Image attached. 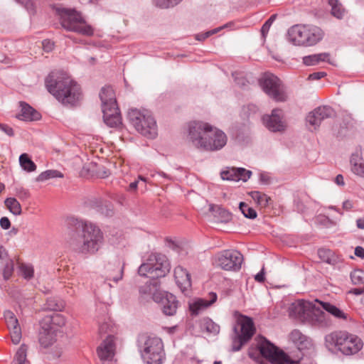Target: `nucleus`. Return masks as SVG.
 Instances as JSON below:
<instances>
[{
	"label": "nucleus",
	"mask_w": 364,
	"mask_h": 364,
	"mask_svg": "<svg viewBox=\"0 0 364 364\" xmlns=\"http://www.w3.org/2000/svg\"><path fill=\"white\" fill-rule=\"evenodd\" d=\"M66 223L70 229L68 243L72 250L82 255H94L100 250L104 238L97 226L75 218H68Z\"/></svg>",
	"instance_id": "1"
},
{
	"label": "nucleus",
	"mask_w": 364,
	"mask_h": 364,
	"mask_svg": "<svg viewBox=\"0 0 364 364\" xmlns=\"http://www.w3.org/2000/svg\"><path fill=\"white\" fill-rule=\"evenodd\" d=\"M188 139L194 147L205 151L221 150L228 141L223 131L202 121L190 122Z\"/></svg>",
	"instance_id": "2"
},
{
	"label": "nucleus",
	"mask_w": 364,
	"mask_h": 364,
	"mask_svg": "<svg viewBox=\"0 0 364 364\" xmlns=\"http://www.w3.org/2000/svg\"><path fill=\"white\" fill-rule=\"evenodd\" d=\"M48 91L63 105H75L81 99L80 85L63 72H51L46 78Z\"/></svg>",
	"instance_id": "3"
},
{
	"label": "nucleus",
	"mask_w": 364,
	"mask_h": 364,
	"mask_svg": "<svg viewBox=\"0 0 364 364\" xmlns=\"http://www.w3.org/2000/svg\"><path fill=\"white\" fill-rule=\"evenodd\" d=\"M325 344L330 351L344 356L358 354L364 345L358 335L347 331H335L327 334L325 336Z\"/></svg>",
	"instance_id": "4"
},
{
	"label": "nucleus",
	"mask_w": 364,
	"mask_h": 364,
	"mask_svg": "<svg viewBox=\"0 0 364 364\" xmlns=\"http://www.w3.org/2000/svg\"><path fill=\"white\" fill-rule=\"evenodd\" d=\"M324 33L319 27L310 24H296L287 31V39L294 46L309 47L319 43Z\"/></svg>",
	"instance_id": "5"
},
{
	"label": "nucleus",
	"mask_w": 364,
	"mask_h": 364,
	"mask_svg": "<svg viewBox=\"0 0 364 364\" xmlns=\"http://www.w3.org/2000/svg\"><path fill=\"white\" fill-rule=\"evenodd\" d=\"M141 356L147 364H161L165 358L162 341L158 337L141 334L137 339Z\"/></svg>",
	"instance_id": "6"
},
{
	"label": "nucleus",
	"mask_w": 364,
	"mask_h": 364,
	"mask_svg": "<svg viewBox=\"0 0 364 364\" xmlns=\"http://www.w3.org/2000/svg\"><path fill=\"white\" fill-rule=\"evenodd\" d=\"M100 98L105 123L110 127H118L122 124V117L113 89L109 86L102 87Z\"/></svg>",
	"instance_id": "7"
},
{
	"label": "nucleus",
	"mask_w": 364,
	"mask_h": 364,
	"mask_svg": "<svg viewBox=\"0 0 364 364\" xmlns=\"http://www.w3.org/2000/svg\"><path fill=\"white\" fill-rule=\"evenodd\" d=\"M128 119L141 135L149 139H154L157 136L156 122L149 111L131 109L128 112Z\"/></svg>",
	"instance_id": "8"
},
{
	"label": "nucleus",
	"mask_w": 364,
	"mask_h": 364,
	"mask_svg": "<svg viewBox=\"0 0 364 364\" xmlns=\"http://www.w3.org/2000/svg\"><path fill=\"white\" fill-rule=\"evenodd\" d=\"M255 346L259 354L272 364H296L301 358V356L298 357L297 359L290 358L288 355L263 336L255 338Z\"/></svg>",
	"instance_id": "9"
},
{
	"label": "nucleus",
	"mask_w": 364,
	"mask_h": 364,
	"mask_svg": "<svg viewBox=\"0 0 364 364\" xmlns=\"http://www.w3.org/2000/svg\"><path fill=\"white\" fill-rule=\"evenodd\" d=\"M60 24L63 28L86 36L94 34L93 28L87 23L82 14L75 9H63L60 11Z\"/></svg>",
	"instance_id": "10"
},
{
	"label": "nucleus",
	"mask_w": 364,
	"mask_h": 364,
	"mask_svg": "<svg viewBox=\"0 0 364 364\" xmlns=\"http://www.w3.org/2000/svg\"><path fill=\"white\" fill-rule=\"evenodd\" d=\"M233 332L231 350L236 352L240 350L254 335L255 328L252 319L246 316H240L233 328Z\"/></svg>",
	"instance_id": "11"
},
{
	"label": "nucleus",
	"mask_w": 364,
	"mask_h": 364,
	"mask_svg": "<svg viewBox=\"0 0 364 364\" xmlns=\"http://www.w3.org/2000/svg\"><path fill=\"white\" fill-rule=\"evenodd\" d=\"M244 262L243 255L235 250H225L215 255L213 264L225 271L239 272Z\"/></svg>",
	"instance_id": "12"
},
{
	"label": "nucleus",
	"mask_w": 364,
	"mask_h": 364,
	"mask_svg": "<svg viewBox=\"0 0 364 364\" xmlns=\"http://www.w3.org/2000/svg\"><path fill=\"white\" fill-rule=\"evenodd\" d=\"M262 90L272 100L277 102H285L287 95L282 81L274 75L266 73L259 80Z\"/></svg>",
	"instance_id": "13"
},
{
	"label": "nucleus",
	"mask_w": 364,
	"mask_h": 364,
	"mask_svg": "<svg viewBox=\"0 0 364 364\" xmlns=\"http://www.w3.org/2000/svg\"><path fill=\"white\" fill-rule=\"evenodd\" d=\"M171 263L168 257L161 253H151L145 262L138 269V273H153L160 271L161 273H169Z\"/></svg>",
	"instance_id": "14"
},
{
	"label": "nucleus",
	"mask_w": 364,
	"mask_h": 364,
	"mask_svg": "<svg viewBox=\"0 0 364 364\" xmlns=\"http://www.w3.org/2000/svg\"><path fill=\"white\" fill-rule=\"evenodd\" d=\"M262 122L265 127L272 132L282 133L287 127L284 112L280 109H274L270 114L264 115Z\"/></svg>",
	"instance_id": "15"
},
{
	"label": "nucleus",
	"mask_w": 364,
	"mask_h": 364,
	"mask_svg": "<svg viewBox=\"0 0 364 364\" xmlns=\"http://www.w3.org/2000/svg\"><path fill=\"white\" fill-rule=\"evenodd\" d=\"M335 112L330 106H320L309 112L306 116L307 124L314 129H316L325 119L331 118Z\"/></svg>",
	"instance_id": "16"
},
{
	"label": "nucleus",
	"mask_w": 364,
	"mask_h": 364,
	"mask_svg": "<svg viewBox=\"0 0 364 364\" xmlns=\"http://www.w3.org/2000/svg\"><path fill=\"white\" fill-rule=\"evenodd\" d=\"M312 304L305 300H297L292 303L289 308L290 317L301 321L309 320L312 316Z\"/></svg>",
	"instance_id": "17"
},
{
	"label": "nucleus",
	"mask_w": 364,
	"mask_h": 364,
	"mask_svg": "<svg viewBox=\"0 0 364 364\" xmlns=\"http://www.w3.org/2000/svg\"><path fill=\"white\" fill-rule=\"evenodd\" d=\"M154 301L161 304L162 311L166 316H173L176 313L179 304L176 297L167 291L164 294H156Z\"/></svg>",
	"instance_id": "18"
},
{
	"label": "nucleus",
	"mask_w": 364,
	"mask_h": 364,
	"mask_svg": "<svg viewBox=\"0 0 364 364\" xmlns=\"http://www.w3.org/2000/svg\"><path fill=\"white\" fill-rule=\"evenodd\" d=\"M4 319L10 331V336L14 344L19 343L21 339V330L18 321L15 314L10 310H6L4 314Z\"/></svg>",
	"instance_id": "19"
},
{
	"label": "nucleus",
	"mask_w": 364,
	"mask_h": 364,
	"mask_svg": "<svg viewBox=\"0 0 364 364\" xmlns=\"http://www.w3.org/2000/svg\"><path fill=\"white\" fill-rule=\"evenodd\" d=\"M208 296V299L197 298L189 303V310L192 316H198L217 301L218 296L215 292H210Z\"/></svg>",
	"instance_id": "20"
},
{
	"label": "nucleus",
	"mask_w": 364,
	"mask_h": 364,
	"mask_svg": "<svg viewBox=\"0 0 364 364\" xmlns=\"http://www.w3.org/2000/svg\"><path fill=\"white\" fill-rule=\"evenodd\" d=\"M318 256L323 262L335 267L338 270L343 271V268L346 267L342 258L329 249H318Z\"/></svg>",
	"instance_id": "21"
},
{
	"label": "nucleus",
	"mask_w": 364,
	"mask_h": 364,
	"mask_svg": "<svg viewBox=\"0 0 364 364\" xmlns=\"http://www.w3.org/2000/svg\"><path fill=\"white\" fill-rule=\"evenodd\" d=\"M144 279V285L139 287V292L144 295H151L152 299L154 301L156 294H164L165 291L160 290V282L158 278L149 279L146 274H140Z\"/></svg>",
	"instance_id": "22"
},
{
	"label": "nucleus",
	"mask_w": 364,
	"mask_h": 364,
	"mask_svg": "<svg viewBox=\"0 0 364 364\" xmlns=\"http://www.w3.org/2000/svg\"><path fill=\"white\" fill-rule=\"evenodd\" d=\"M114 350V338L112 336H108L97 348V353L100 360H109L113 358Z\"/></svg>",
	"instance_id": "23"
},
{
	"label": "nucleus",
	"mask_w": 364,
	"mask_h": 364,
	"mask_svg": "<svg viewBox=\"0 0 364 364\" xmlns=\"http://www.w3.org/2000/svg\"><path fill=\"white\" fill-rule=\"evenodd\" d=\"M350 164L352 172L358 176L364 178V149H357L350 156Z\"/></svg>",
	"instance_id": "24"
},
{
	"label": "nucleus",
	"mask_w": 364,
	"mask_h": 364,
	"mask_svg": "<svg viewBox=\"0 0 364 364\" xmlns=\"http://www.w3.org/2000/svg\"><path fill=\"white\" fill-rule=\"evenodd\" d=\"M57 331V329H53L50 326L41 322L38 338L40 344L44 348L51 346L56 340Z\"/></svg>",
	"instance_id": "25"
},
{
	"label": "nucleus",
	"mask_w": 364,
	"mask_h": 364,
	"mask_svg": "<svg viewBox=\"0 0 364 364\" xmlns=\"http://www.w3.org/2000/svg\"><path fill=\"white\" fill-rule=\"evenodd\" d=\"M289 338L300 351L310 349L313 346L311 339L297 329L291 332Z\"/></svg>",
	"instance_id": "26"
},
{
	"label": "nucleus",
	"mask_w": 364,
	"mask_h": 364,
	"mask_svg": "<svg viewBox=\"0 0 364 364\" xmlns=\"http://www.w3.org/2000/svg\"><path fill=\"white\" fill-rule=\"evenodd\" d=\"M21 113L16 117L23 121H34L41 118V114L24 102H20Z\"/></svg>",
	"instance_id": "27"
},
{
	"label": "nucleus",
	"mask_w": 364,
	"mask_h": 364,
	"mask_svg": "<svg viewBox=\"0 0 364 364\" xmlns=\"http://www.w3.org/2000/svg\"><path fill=\"white\" fill-rule=\"evenodd\" d=\"M14 269V260L9 257L6 248L0 245V272L13 273Z\"/></svg>",
	"instance_id": "28"
},
{
	"label": "nucleus",
	"mask_w": 364,
	"mask_h": 364,
	"mask_svg": "<svg viewBox=\"0 0 364 364\" xmlns=\"http://www.w3.org/2000/svg\"><path fill=\"white\" fill-rule=\"evenodd\" d=\"M42 323L47 326H50L53 329L59 328V331L66 323V319L62 314H54L51 316H45L41 321Z\"/></svg>",
	"instance_id": "29"
},
{
	"label": "nucleus",
	"mask_w": 364,
	"mask_h": 364,
	"mask_svg": "<svg viewBox=\"0 0 364 364\" xmlns=\"http://www.w3.org/2000/svg\"><path fill=\"white\" fill-rule=\"evenodd\" d=\"M330 54L328 53H321L306 55L303 58V63L306 66H313L319 64L321 62L330 63Z\"/></svg>",
	"instance_id": "30"
},
{
	"label": "nucleus",
	"mask_w": 364,
	"mask_h": 364,
	"mask_svg": "<svg viewBox=\"0 0 364 364\" xmlns=\"http://www.w3.org/2000/svg\"><path fill=\"white\" fill-rule=\"evenodd\" d=\"M177 286L185 295L191 293V281L190 274H174Z\"/></svg>",
	"instance_id": "31"
},
{
	"label": "nucleus",
	"mask_w": 364,
	"mask_h": 364,
	"mask_svg": "<svg viewBox=\"0 0 364 364\" xmlns=\"http://www.w3.org/2000/svg\"><path fill=\"white\" fill-rule=\"evenodd\" d=\"M65 307V303L58 297L50 296L46 299L43 309L46 311H61Z\"/></svg>",
	"instance_id": "32"
},
{
	"label": "nucleus",
	"mask_w": 364,
	"mask_h": 364,
	"mask_svg": "<svg viewBox=\"0 0 364 364\" xmlns=\"http://www.w3.org/2000/svg\"><path fill=\"white\" fill-rule=\"evenodd\" d=\"M316 301L319 303L323 309H325L336 318L343 320L347 319V314L336 306L328 302L321 301L318 299H316Z\"/></svg>",
	"instance_id": "33"
},
{
	"label": "nucleus",
	"mask_w": 364,
	"mask_h": 364,
	"mask_svg": "<svg viewBox=\"0 0 364 364\" xmlns=\"http://www.w3.org/2000/svg\"><path fill=\"white\" fill-rule=\"evenodd\" d=\"M200 328L203 331L214 335L220 332V326L209 318H204L200 322Z\"/></svg>",
	"instance_id": "34"
},
{
	"label": "nucleus",
	"mask_w": 364,
	"mask_h": 364,
	"mask_svg": "<svg viewBox=\"0 0 364 364\" xmlns=\"http://www.w3.org/2000/svg\"><path fill=\"white\" fill-rule=\"evenodd\" d=\"M328 4L331 6V14L338 18L341 19L346 14V9L338 0H328Z\"/></svg>",
	"instance_id": "35"
},
{
	"label": "nucleus",
	"mask_w": 364,
	"mask_h": 364,
	"mask_svg": "<svg viewBox=\"0 0 364 364\" xmlns=\"http://www.w3.org/2000/svg\"><path fill=\"white\" fill-rule=\"evenodd\" d=\"M28 348L22 344L16 353L12 364H30L26 358Z\"/></svg>",
	"instance_id": "36"
},
{
	"label": "nucleus",
	"mask_w": 364,
	"mask_h": 364,
	"mask_svg": "<svg viewBox=\"0 0 364 364\" xmlns=\"http://www.w3.org/2000/svg\"><path fill=\"white\" fill-rule=\"evenodd\" d=\"M19 163L22 168L28 172H32L36 169V165L27 154L24 153L20 155Z\"/></svg>",
	"instance_id": "37"
},
{
	"label": "nucleus",
	"mask_w": 364,
	"mask_h": 364,
	"mask_svg": "<svg viewBox=\"0 0 364 364\" xmlns=\"http://www.w3.org/2000/svg\"><path fill=\"white\" fill-rule=\"evenodd\" d=\"M249 194L255 202L261 208H265L267 206L270 198L266 194L256 191H251Z\"/></svg>",
	"instance_id": "38"
},
{
	"label": "nucleus",
	"mask_w": 364,
	"mask_h": 364,
	"mask_svg": "<svg viewBox=\"0 0 364 364\" xmlns=\"http://www.w3.org/2000/svg\"><path fill=\"white\" fill-rule=\"evenodd\" d=\"M5 205L13 214L18 215L21 213V204L15 198H6Z\"/></svg>",
	"instance_id": "39"
},
{
	"label": "nucleus",
	"mask_w": 364,
	"mask_h": 364,
	"mask_svg": "<svg viewBox=\"0 0 364 364\" xmlns=\"http://www.w3.org/2000/svg\"><path fill=\"white\" fill-rule=\"evenodd\" d=\"M63 174L58 170H47L42 172L37 177L38 181H44L50 178H63Z\"/></svg>",
	"instance_id": "40"
},
{
	"label": "nucleus",
	"mask_w": 364,
	"mask_h": 364,
	"mask_svg": "<svg viewBox=\"0 0 364 364\" xmlns=\"http://www.w3.org/2000/svg\"><path fill=\"white\" fill-rule=\"evenodd\" d=\"M239 209L240 210L243 215L247 218L255 219L257 215L256 210L254 208L250 207L245 202L240 203Z\"/></svg>",
	"instance_id": "41"
},
{
	"label": "nucleus",
	"mask_w": 364,
	"mask_h": 364,
	"mask_svg": "<svg viewBox=\"0 0 364 364\" xmlns=\"http://www.w3.org/2000/svg\"><path fill=\"white\" fill-rule=\"evenodd\" d=\"M237 168H227L226 170L222 171L220 176L223 180L238 181Z\"/></svg>",
	"instance_id": "42"
},
{
	"label": "nucleus",
	"mask_w": 364,
	"mask_h": 364,
	"mask_svg": "<svg viewBox=\"0 0 364 364\" xmlns=\"http://www.w3.org/2000/svg\"><path fill=\"white\" fill-rule=\"evenodd\" d=\"M182 0H153L156 6L168 9L178 4Z\"/></svg>",
	"instance_id": "43"
},
{
	"label": "nucleus",
	"mask_w": 364,
	"mask_h": 364,
	"mask_svg": "<svg viewBox=\"0 0 364 364\" xmlns=\"http://www.w3.org/2000/svg\"><path fill=\"white\" fill-rule=\"evenodd\" d=\"M226 27H228V24H225L222 26L213 28L205 33H198L196 35V38L200 41H204L207 38L210 37L212 35L216 34L217 33H218L219 31H220L221 30Z\"/></svg>",
	"instance_id": "44"
},
{
	"label": "nucleus",
	"mask_w": 364,
	"mask_h": 364,
	"mask_svg": "<svg viewBox=\"0 0 364 364\" xmlns=\"http://www.w3.org/2000/svg\"><path fill=\"white\" fill-rule=\"evenodd\" d=\"M277 18V14H273L266 21L265 23L263 24V26H262V28H261V33H262V36L264 38L269 31V28L272 26V24L273 23V22L275 21Z\"/></svg>",
	"instance_id": "45"
},
{
	"label": "nucleus",
	"mask_w": 364,
	"mask_h": 364,
	"mask_svg": "<svg viewBox=\"0 0 364 364\" xmlns=\"http://www.w3.org/2000/svg\"><path fill=\"white\" fill-rule=\"evenodd\" d=\"M238 181L242 180L244 182L247 181V180L251 177L252 173L250 170H247L245 168H237Z\"/></svg>",
	"instance_id": "46"
},
{
	"label": "nucleus",
	"mask_w": 364,
	"mask_h": 364,
	"mask_svg": "<svg viewBox=\"0 0 364 364\" xmlns=\"http://www.w3.org/2000/svg\"><path fill=\"white\" fill-rule=\"evenodd\" d=\"M16 195L21 200H27L31 196L28 190L23 187L16 188Z\"/></svg>",
	"instance_id": "47"
},
{
	"label": "nucleus",
	"mask_w": 364,
	"mask_h": 364,
	"mask_svg": "<svg viewBox=\"0 0 364 364\" xmlns=\"http://www.w3.org/2000/svg\"><path fill=\"white\" fill-rule=\"evenodd\" d=\"M18 267L19 269L20 273H33L34 269L31 264H25L23 262H18L17 263Z\"/></svg>",
	"instance_id": "48"
},
{
	"label": "nucleus",
	"mask_w": 364,
	"mask_h": 364,
	"mask_svg": "<svg viewBox=\"0 0 364 364\" xmlns=\"http://www.w3.org/2000/svg\"><path fill=\"white\" fill-rule=\"evenodd\" d=\"M353 284L364 287V274H350Z\"/></svg>",
	"instance_id": "49"
},
{
	"label": "nucleus",
	"mask_w": 364,
	"mask_h": 364,
	"mask_svg": "<svg viewBox=\"0 0 364 364\" xmlns=\"http://www.w3.org/2000/svg\"><path fill=\"white\" fill-rule=\"evenodd\" d=\"M317 318L316 320V322L317 323V325L320 327H323L327 325V323L326 321V314L325 313L321 311L316 315Z\"/></svg>",
	"instance_id": "50"
},
{
	"label": "nucleus",
	"mask_w": 364,
	"mask_h": 364,
	"mask_svg": "<svg viewBox=\"0 0 364 364\" xmlns=\"http://www.w3.org/2000/svg\"><path fill=\"white\" fill-rule=\"evenodd\" d=\"M18 3L24 6L27 11L33 12V4L32 0H16Z\"/></svg>",
	"instance_id": "51"
},
{
	"label": "nucleus",
	"mask_w": 364,
	"mask_h": 364,
	"mask_svg": "<svg viewBox=\"0 0 364 364\" xmlns=\"http://www.w3.org/2000/svg\"><path fill=\"white\" fill-rule=\"evenodd\" d=\"M166 240L168 243V247L173 250V251H176L179 253L182 250V248L172 240L167 238Z\"/></svg>",
	"instance_id": "52"
},
{
	"label": "nucleus",
	"mask_w": 364,
	"mask_h": 364,
	"mask_svg": "<svg viewBox=\"0 0 364 364\" xmlns=\"http://www.w3.org/2000/svg\"><path fill=\"white\" fill-rule=\"evenodd\" d=\"M0 130L4 132L5 134H6L9 136H12L14 135L13 129L7 124L0 123Z\"/></svg>",
	"instance_id": "53"
},
{
	"label": "nucleus",
	"mask_w": 364,
	"mask_h": 364,
	"mask_svg": "<svg viewBox=\"0 0 364 364\" xmlns=\"http://www.w3.org/2000/svg\"><path fill=\"white\" fill-rule=\"evenodd\" d=\"M259 181L264 185L269 184L271 183V177L267 173H261L259 174Z\"/></svg>",
	"instance_id": "54"
},
{
	"label": "nucleus",
	"mask_w": 364,
	"mask_h": 364,
	"mask_svg": "<svg viewBox=\"0 0 364 364\" xmlns=\"http://www.w3.org/2000/svg\"><path fill=\"white\" fill-rule=\"evenodd\" d=\"M326 73L325 72H315L309 75V79L311 80H320L325 77Z\"/></svg>",
	"instance_id": "55"
},
{
	"label": "nucleus",
	"mask_w": 364,
	"mask_h": 364,
	"mask_svg": "<svg viewBox=\"0 0 364 364\" xmlns=\"http://www.w3.org/2000/svg\"><path fill=\"white\" fill-rule=\"evenodd\" d=\"M43 50L46 52H50L53 50L54 44L50 40H44L42 42Z\"/></svg>",
	"instance_id": "56"
},
{
	"label": "nucleus",
	"mask_w": 364,
	"mask_h": 364,
	"mask_svg": "<svg viewBox=\"0 0 364 364\" xmlns=\"http://www.w3.org/2000/svg\"><path fill=\"white\" fill-rule=\"evenodd\" d=\"M0 225L4 230H8L11 226V223L7 217H2L0 219Z\"/></svg>",
	"instance_id": "57"
},
{
	"label": "nucleus",
	"mask_w": 364,
	"mask_h": 364,
	"mask_svg": "<svg viewBox=\"0 0 364 364\" xmlns=\"http://www.w3.org/2000/svg\"><path fill=\"white\" fill-rule=\"evenodd\" d=\"M235 81L240 87H245L248 84V81L242 77H235Z\"/></svg>",
	"instance_id": "58"
},
{
	"label": "nucleus",
	"mask_w": 364,
	"mask_h": 364,
	"mask_svg": "<svg viewBox=\"0 0 364 364\" xmlns=\"http://www.w3.org/2000/svg\"><path fill=\"white\" fill-rule=\"evenodd\" d=\"M349 294H353L355 295H360L364 294V287L359 286L357 288H353L349 291Z\"/></svg>",
	"instance_id": "59"
},
{
	"label": "nucleus",
	"mask_w": 364,
	"mask_h": 364,
	"mask_svg": "<svg viewBox=\"0 0 364 364\" xmlns=\"http://www.w3.org/2000/svg\"><path fill=\"white\" fill-rule=\"evenodd\" d=\"M355 255L361 259H364V248L361 246L356 247L355 249Z\"/></svg>",
	"instance_id": "60"
},
{
	"label": "nucleus",
	"mask_w": 364,
	"mask_h": 364,
	"mask_svg": "<svg viewBox=\"0 0 364 364\" xmlns=\"http://www.w3.org/2000/svg\"><path fill=\"white\" fill-rule=\"evenodd\" d=\"M53 356L54 358H59L60 357L61 354L63 353V348L61 346H56L55 349L52 352Z\"/></svg>",
	"instance_id": "61"
},
{
	"label": "nucleus",
	"mask_w": 364,
	"mask_h": 364,
	"mask_svg": "<svg viewBox=\"0 0 364 364\" xmlns=\"http://www.w3.org/2000/svg\"><path fill=\"white\" fill-rule=\"evenodd\" d=\"M335 182L336 184H338L339 186H343L344 185L343 176L341 174L337 175L335 178Z\"/></svg>",
	"instance_id": "62"
},
{
	"label": "nucleus",
	"mask_w": 364,
	"mask_h": 364,
	"mask_svg": "<svg viewBox=\"0 0 364 364\" xmlns=\"http://www.w3.org/2000/svg\"><path fill=\"white\" fill-rule=\"evenodd\" d=\"M255 279L259 283H263L265 281V274H255Z\"/></svg>",
	"instance_id": "63"
},
{
	"label": "nucleus",
	"mask_w": 364,
	"mask_h": 364,
	"mask_svg": "<svg viewBox=\"0 0 364 364\" xmlns=\"http://www.w3.org/2000/svg\"><path fill=\"white\" fill-rule=\"evenodd\" d=\"M137 185H138V181H134V182H132L129 184L127 190L129 191H135L137 188Z\"/></svg>",
	"instance_id": "64"
}]
</instances>
